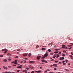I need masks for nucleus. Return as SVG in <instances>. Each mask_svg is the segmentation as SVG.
I'll return each instance as SVG.
<instances>
[{
  "mask_svg": "<svg viewBox=\"0 0 73 73\" xmlns=\"http://www.w3.org/2000/svg\"><path fill=\"white\" fill-rule=\"evenodd\" d=\"M17 68H21V67L19 66H17Z\"/></svg>",
  "mask_w": 73,
  "mask_h": 73,
  "instance_id": "obj_19",
  "label": "nucleus"
},
{
  "mask_svg": "<svg viewBox=\"0 0 73 73\" xmlns=\"http://www.w3.org/2000/svg\"><path fill=\"white\" fill-rule=\"evenodd\" d=\"M49 73H54L53 72H49Z\"/></svg>",
  "mask_w": 73,
  "mask_h": 73,
  "instance_id": "obj_40",
  "label": "nucleus"
},
{
  "mask_svg": "<svg viewBox=\"0 0 73 73\" xmlns=\"http://www.w3.org/2000/svg\"><path fill=\"white\" fill-rule=\"evenodd\" d=\"M42 47H44V48L46 47V48H47V47H46V46H43Z\"/></svg>",
  "mask_w": 73,
  "mask_h": 73,
  "instance_id": "obj_42",
  "label": "nucleus"
},
{
  "mask_svg": "<svg viewBox=\"0 0 73 73\" xmlns=\"http://www.w3.org/2000/svg\"><path fill=\"white\" fill-rule=\"evenodd\" d=\"M72 49V47H71L70 48H68V49H69V50H70V49Z\"/></svg>",
  "mask_w": 73,
  "mask_h": 73,
  "instance_id": "obj_37",
  "label": "nucleus"
},
{
  "mask_svg": "<svg viewBox=\"0 0 73 73\" xmlns=\"http://www.w3.org/2000/svg\"><path fill=\"white\" fill-rule=\"evenodd\" d=\"M34 62H35L34 61H30L29 62V63L30 64H32V63H34Z\"/></svg>",
  "mask_w": 73,
  "mask_h": 73,
  "instance_id": "obj_9",
  "label": "nucleus"
},
{
  "mask_svg": "<svg viewBox=\"0 0 73 73\" xmlns=\"http://www.w3.org/2000/svg\"><path fill=\"white\" fill-rule=\"evenodd\" d=\"M36 48H38V46H36Z\"/></svg>",
  "mask_w": 73,
  "mask_h": 73,
  "instance_id": "obj_57",
  "label": "nucleus"
},
{
  "mask_svg": "<svg viewBox=\"0 0 73 73\" xmlns=\"http://www.w3.org/2000/svg\"><path fill=\"white\" fill-rule=\"evenodd\" d=\"M25 60H28V59L27 58H25Z\"/></svg>",
  "mask_w": 73,
  "mask_h": 73,
  "instance_id": "obj_54",
  "label": "nucleus"
},
{
  "mask_svg": "<svg viewBox=\"0 0 73 73\" xmlns=\"http://www.w3.org/2000/svg\"><path fill=\"white\" fill-rule=\"evenodd\" d=\"M57 56L56 58H58V57H59V54H57Z\"/></svg>",
  "mask_w": 73,
  "mask_h": 73,
  "instance_id": "obj_11",
  "label": "nucleus"
},
{
  "mask_svg": "<svg viewBox=\"0 0 73 73\" xmlns=\"http://www.w3.org/2000/svg\"><path fill=\"white\" fill-rule=\"evenodd\" d=\"M50 55H53V53H51L50 54Z\"/></svg>",
  "mask_w": 73,
  "mask_h": 73,
  "instance_id": "obj_39",
  "label": "nucleus"
},
{
  "mask_svg": "<svg viewBox=\"0 0 73 73\" xmlns=\"http://www.w3.org/2000/svg\"><path fill=\"white\" fill-rule=\"evenodd\" d=\"M53 66V65H51L50 66V67H52Z\"/></svg>",
  "mask_w": 73,
  "mask_h": 73,
  "instance_id": "obj_48",
  "label": "nucleus"
},
{
  "mask_svg": "<svg viewBox=\"0 0 73 73\" xmlns=\"http://www.w3.org/2000/svg\"><path fill=\"white\" fill-rule=\"evenodd\" d=\"M62 59L64 60V57H62Z\"/></svg>",
  "mask_w": 73,
  "mask_h": 73,
  "instance_id": "obj_36",
  "label": "nucleus"
},
{
  "mask_svg": "<svg viewBox=\"0 0 73 73\" xmlns=\"http://www.w3.org/2000/svg\"><path fill=\"white\" fill-rule=\"evenodd\" d=\"M56 51H57V50H58V49H56Z\"/></svg>",
  "mask_w": 73,
  "mask_h": 73,
  "instance_id": "obj_59",
  "label": "nucleus"
},
{
  "mask_svg": "<svg viewBox=\"0 0 73 73\" xmlns=\"http://www.w3.org/2000/svg\"><path fill=\"white\" fill-rule=\"evenodd\" d=\"M31 73H35V72H34V71H33L31 72Z\"/></svg>",
  "mask_w": 73,
  "mask_h": 73,
  "instance_id": "obj_45",
  "label": "nucleus"
},
{
  "mask_svg": "<svg viewBox=\"0 0 73 73\" xmlns=\"http://www.w3.org/2000/svg\"><path fill=\"white\" fill-rule=\"evenodd\" d=\"M44 73H47V71H45L44 72Z\"/></svg>",
  "mask_w": 73,
  "mask_h": 73,
  "instance_id": "obj_41",
  "label": "nucleus"
},
{
  "mask_svg": "<svg viewBox=\"0 0 73 73\" xmlns=\"http://www.w3.org/2000/svg\"><path fill=\"white\" fill-rule=\"evenodd\" d=\"M70 57L71 58H72V57H73V56L72 55H70Z\"/></svg>",
  "mask_w": 73,
  "mask_h": 73,
  "instance_id": "obj_32",
  "label": "nucleus"
},
{
  "mask_svg": "<svg viewBox=\"0 0 73 73\" xmlns=\"http://www.w3.org/2000/svg\"><path fill=\"white\" fill-rule=\"evenodd\" d=\"M13 66H16V65H13Z\"/></svg>",
  "mask_w": 73,
  "mask_h": 73,
  "instance_id": "obj_62",
  "label": "nucleus"
},
{
  "mask_svg": "<svg viewBox=\"0 0 73 73\" xmlns=\"http://www.w3.org/2000/svg\"><path fill=\"white\" fill-rule=\"evenodd\" d=\"M62 56H63V57H64V56H65V55L64 54H63L62 55Z\"/></svg>",
  "mask_w": 73,
  "mask_h": 73,
  "instance_id": "obj_23",
  "label": "nucleus"
},
{
  "mask_svg": "<svg viewBox=\"0 0 73 73\" xmlns=\"http://www.w3.org/2000/svg\"><path fill=\"white\" fill-rule=\"evenodd\" d=\"M12 63H13V64L15 63V62H12Z\"/></svg>",
  "mask_w": 73,
  "mask_h": 73,
  "instance_id": "obj_61",
  "label": "nucleus"
},
{
  "mask_svg": "<svg viewBox=\"0 0 73 73\" xmlns=\"http://www.w3.org/2000/svg\"><path fill=\"white\" fill-rule=\"evenodd\" d=\"M2 73H9V72H3Z\"/></svg>",
  "mask_w": 73,
  "mask_h": 73,
  "instance_id": "obj_12",
  "label": "nucleus"
},
{
  "mask_svg": "<svg viewBox=\"0 0 73 73\" xmlns=\"http://www.w3.org/2000/svg\"><path fill=\"white\" fill-rule=\"evenodd\" d=\"M15 58H19V57H18V56H17Z\"/></svg>",
  "mask_w": 73,
  "mask_h": 73,
  "instance_id": "obj_33",
  "label": "nucleus"
},
{
  "mask_svg": "<svg viewBox=\"0 0 73 73\" xmlns=\"http://www.w3.org/2000/svg\"><path fill=\"white\" fill-rule=\"evenodd\" d=\"M63 65H66V63H63Z\"/></svg>",
  "mask_w": 73,
  "mask_h": 73,
  "instance_id": "obj_53",
  "label": "nucleus"
},
{
  "mask_svg": "<svg viewBox=\"0 0 73 73\" xmlns=\"http://www.w3.org/2000/svg\"><path fill=\"white\" fill-rule=\"evenodd\" d=\"M44 62H46V63H47V61H44Z\"/></svg>",
  "mask_w": 73,
  "mask_h": 73,
  "instance_id": "obj_64",
  "label": "nucleus"
},
{
  "mask_svg": "<svg viewBox=\"0 0 73 73\" xmlns=\"http://www.w3.org/2000/svg\"><path fill=\"white\" fill-rule=\"evenodd\" d=\"M27 71V70H23V72H26Z\"/></svg>",
  "mask_w": 73,
  "mask_h": 73,
  "instance_id": "obj_18",
  "label": "nucleus"
},
{
  "mask_svg": "<svg viewBox=\"0 0 73 73\" xmlns=\"http://www.w3.org/2000/svg\"><path fill=\"white\" fill-rule=\"evenodd\" d=\"M54 70H57V68H54Z\"/></svg>",
  "mask_w": 73,
  "mask_h": 73,
  "instance_id": "obj_58",
  "label": "nucleus"
},
{
  "mask_svg": "<svg viewBox=\"0 0 73 73\" xmlns=\"http://www.w3.org/2000/svg\"><path fill=\"white\" fill-rule=\"evenodd\" d=\"M17 60H15V62H17Z\"/></svg>",
  "mask_w": 73,
  "mask_h": 73,
  "instance_id": "obj_52",
  "label": "nucleus"
},
{
  "mask_svg": "<svg viewBox=\"0 0 73 73\" xmlns=\"http://www.w3.org/2000/svg\"><path fill=\"white\" fill-rule=\"evenodd\" d=\"M54 53H58V51H55L54 52Z\"/></svg>",
  "mask_w": 73,
  "mask_h": 73,
  "instance_id": "obj_14",
  "label": "nucleus"
},
{
  "mask_svg": "<svg viewBox=\"0 0 73 73\" xmlns=\"http://www.w3.org/2000/svg\"><path fill=\"white\" fill-rule=\"evenodd\" d=\"M53 66H55V67H57V64H54L53 65Z\"/></svg>",
  "mask_w": 73,
  "mask_h": 73,
  "instance_id": "obj_4",
  "label": "nucleus"
},
{
  "mask_svg": "<svg viewBox=\"0 0 73 73\" xmlns=\"http://www.w3.org/2000/svg\"><path fill=\"white\" fill-rule=\"evenodd\" d=\"M7 60L6 59H5L3 60V61H4V62H7Z\"/></svg>",
  "mask_w": 73,
  "mask_h": 73,
  "instance_id": "obj_20",
  "label": "nucleus"
},
{
  "mask_svg": "<svg viewBox=\"0 0 73 73\" xmlns=\"http://www.w3.org/2000/svg\"><path fill=\"white\" fill-rule=\"evenodd\" d=\"M8 68H11V66H8Z\"/></svg>",
  "mask_w": 73,
  "mask_h": 73,
  "instance_id": "obj_30",
  "label": "nucleus"
},
{
  "mask_svg": "<svg viewBox=\"0 0 73 73\" xmlns=\"http://www.w3.org/2000/svg\"><path fill=\"white\" fill-rule=\"evenodd\" d=\"M48 51L50 52H51V50H50V49H49L48 50Z\"/></svg>",
  "mask_w": 73,
  "mask_h": 73,
  "instance_id": "obj_28",
  "label": "nucleus"
},
{
  "mask_svg": "<svg viewBox=\"0 0 73 73\" xmlns=\"http://www.w3.org/2000/svg\"><path fill=\"white\" fill-rule=\"evenodd\" d=\"M31 53H30L29 54L28 56L29 57H31Z\"/></svg>",
  "mask_w": 73,
  "mask_h": 73,
  "instance_id": "obj_10",
  "label": "nucleus"
},
{
  "mask_svg": "<svg viewBox=\"0 0 73 73\" xmlns=\"http://www.w3.org/2000/svg\"><path fill=\"white\" fill-rule=\"evenodd\" d=\"M61 52H59V54H61Z\"/></svg>",
  "mask_w": 73,
  "mask_h": 73,
  "instance_id": "obj_43",
  "label": "nucleus"
},
{
  "mask_svg": "<svg viewBox=\"0 0 73 73\" xmlns=\"http://www.w3.org/2000/svg\"><path fill=\"white\" fill-rule=\"evenodd\" d=\"M7 52H8V50H5V52H4V54H5V53H6Z\"/></svg>",
  "mask_w": 73,
  "mask_h": 73,
  "instance_id": "obj_7",
  "label": "nucleus"
},
{
  "mask_svg": "<svg viewBox=\"0 0 73 73\" xmlns=\"http://www.w3.org/2000/svg\"><path fill=\"white\" fill-rule=\"evenodd\" d=\"M8 60H9V61H11V59L10 58Z\"/></svg>",
  "mask_w": 73,
  "mask_h": 73,
  "instance_id": "obj_46",
  "label": "nucleus"
},
{
  "mask_svg": "<svg viewBox=\"0 0 73 73\" xmlns=\"http://www.w3.org/2000/svg\"><path fill=\"white\" fill-rule=\"evenodd\" d=\"M68 65H70V63H68Z\"/></svg>",
  "mask_w": 73,
  "mask_h": 73,
  "instance_id": "obj_60",
  "label": "nucleus"
},
{
  "mask_svg": "<svg viewBox=\"0 0 73 73\" xmlns=\"http://www.w3.org/2000/svg\"><path fill=\"white\" fill-rule=\"evenodd\" d=\"M65 61L66 63H67V62H68V60H65Z\"/></svg>",
  "mask_w": 73,
  "mask_h": 73,
  "instance_id": "obj_24",
  "label": "nucleus"
},
{
  "mask_svg": "<svg viewBox=\"0 0 73 73\" xmlns=\"http://www.w3.org/2000/svg\"><path fill=\"white\" fill-rule=\"evenodd\" d=\"M41 57V56H38L37 57V60H40V58Z\"/></svg>",
  "mask_w": 73,
  "mask_h": 73,
  "instance_id": "obj_2",
  "label": "nucleus"
},
{
  "mask_svg": "<svg viewBox=\"0 0 73 73\" xmlns=\"http://www.w3.org/2000/svg\"><path fill=\"white\" fill-rule=\"evenodd\" d=\"M6 50V49H3L1 50V51H4L5 50Z\"/></svg>",
  "mask_w": 73,
  "mask_h": 73,
  "instance_id": "obj_16",
  "label": "nucleus"
},
{
  "mask_svg": "<svg viewBox=\"0 0 73 73\" xmlns=\"http://www.w3.org/2000/svg\"><path fill=\"white\" fill-rule=\"evenodd\" d=\"M40 72H41V71H37V73H40Z\"/></svg>",
  "mask_w": 73,
  "mask_h": 73,
  "instance_id": "obj_27",
  "label": "nucleus"
},
{
  "mask_svg": "<svg viewBox=\"0 0 73 73\" xmlns=\"http://www.w3.org/2000/svg\"><path fill=\"white\" fill-rule=\"evenodd\" d=\"M45 56H44L42 57V59H44V58H45Z\"/></svg>",
  "mask_w": 73,
  "mask_h": 73,
  "instance_id": "obj_17",
  "label": "nucleus"
},
{
  "mask_svg": "<svg viewBox=\"0 0 73 73\" xmlns=\"http://www.w3.org/2000/svg\"><path fill=\"white\" fill-rule=\"evenodd\" d=\"M47 71H50V70H49V69H47Z\"/></svg>",
  "mask_w": 73,
  "mask_h": 73,
  "instance_id": "obj_34",
  "label": "nucleus"
},
{
  "mask_svg": "<svg viewBox=\"0 0 73 73\" xmlns=\"http://www.w3.org/2000/svg\"><path fill=\"white\" fill-rule=\"evenodd\" d=\"M63 52L64 53H66V51L65 50H63Z\"/></svg>",
  "mask_w": 73,
  "mask_h": 73,
  "instance_id": "obj_35",
  "label": "nucleus"
},
{
  "mask_svg": "<svg viewBox=\"0 0 73 73\" xmlns=\"http://www.w3.org/2000/svg\"><path fill=\"white\" fill-rule=\"evenodd\" d=\"M3 68H4V69H6V70H7V69H8V68L7 67H6L4 66H3Z\"/></svg>",
  "mask_w": 73,
  "mask_h": 73,
  "instance_id": "obj_5",
  "label": "nucleus"
},
{
  "mask_svg": "<svg viewBox=\"0 0 73 73\" xmlns=\"http://www.w3.org/2000/svg\"><path fill=\"white\" fill-rule=\"evenodd\" d=\"M42 50H46V48H42Z\"/></svg>",
  "mask_w": 73,
  "mask_h": 73,
  "instance_id": "obj_13",
  "label": "nucleus"
},
{
  "mask_svg": "<svg viewBox=\"0 0 73 73\" xmlns=\"http://www.w3.org/2000/svg\"><path fill=\"white\" fill-rule=\"evenodd\" d=\"M22 54L23 56H25V57L27 56L28 55V54L27 53L23 54Z\"/></svg>",
  "mask_w": 73,
  "mask_h": 73,
  "instance_id": "obj_1",
  "label": "nucleus"
},
{
  "mask_svg": "<svg viewBox=\"0 0 73 73\" xmlns=\"http://www.w3.org/2000/svg\"><path fill=\"white\" fill-rule=\"evenodd\" d=\"M15 64L16 65H17V62H15Z\"/></svg>",
  "mask_w": 73,
  "mask_h": 73,
  "instance_id": "obj_44",
  "label": "nucleus"
},
{
  "mask_svg": "<svg viewBox=\"0 0 73 73\" xmlns=\"http://www.w3.org/2000/svg\"><path fill=\"white\" fill-rule=\"evenodd\" d=\"M62 48H65V47L66 46L64 45H62Z\"/></svg>",
  "mask_w": 73,
  "mask_h": 73,
  "instance_id": "obj_8",
  "label": "nucleus"
},
{
  "mask_svg": "<svg viewBox=\"0 0 73 73\" xmlns=\"http://www.w3.org/2000/svg\"><path fill=\"white\" fill-rule=\"evenodd\" d=\"M3 57V55H0V57Z\"/></svg>",
  "mask_w": 73,
  "mask_h": 73,
  "instance_id": "obj_21",
  "label": "nucleus"
},
{
  "mask_svg": "<svg viewBox=\"0 0 73 73\" xmlns=\"http://www.w3.org/2000/svg\"><path fill=\"white\" fill-rule=\"evenodd\" d=\"M23 62H24V63H27V62H26V61H24Z\"/></svg>",
  "mask_w": 73,
  "mask_h": 73,
  "instance_id": "obj_38",
  "label": "nucleus"
},
{
  "mask_svg": "<svg viewBox=\"0 0 73 73\" xmlns=\"http://www.w3.org/2000/svg\"><path fill=\"white\" fill-rule=\"evenodd\" d=\"M25 69H27V70H29V68H26Z\"/></svg>",
  "mask_w": 73,
  "mask_h": 73,
  "instance_id": "obj_25",
  "label": "nucleus"
},
{
  "mask_svg": "<svg viewBox=\"0 0 73 73\" xmlns=\"http://www.w3.org/2000/svg\"><path fill=\"white\" fill-rule=\"evenodd\" d=\"M71 54H72V55H73V53L71 52Z\"/></svg>",
  "mask_w": 73,
  "mask_h": 73,
  "instance_id": "obj_63",
  "label": "nucleus"
},
{
  "mask_svg": "<svg viewBox=\"0 0 73 73\" xmlns=\"http://www.w3.org/2000/svg\"><path fill=\"white\" fill-rule=\"evenodd\" d=\"M68 46L70 47V46H71L72 45H68Z\"/></svg>",
  "mask_w": 73,
  "mask_h": 73,
  "instance_id": "obj_51",
  "label": "nucleus"
},
{
  "mask_svg": "<svg viewBox=\"0 0 73 73\" xmlns=\"http://www.w3.org/2000/svg\"><path fill=\"white\" fill-rule=\"evenodd\" d=\"M48 55V53H46L44 54V56L45 57H46Z\"/></svg>",
  "mask_w": 73,
  "mask_h": 73,
  "instance_id": "obj_3",
  "label": "nucleus"
},
{
  "mask_svg": "<svg viewBox=\"0 0 73 73\" xmlns=\"http://www.w3.org/2000/svg\"><path fill=\"white\" fill-rule=\"evenodd\" d=\"M62 62H63V63H64V62H65V61L64 60H63L62 61Z\"/></svg>",
  "mask_w": 73,
  "mask_h": 73,
  "instance_id": "obj_50",
  "label": "nucleus"
},
{
  "mask_svg": "<svg viewBox=\"0 0 73 73\" xmlns=\"http://www.w3.org/2000/svg\"><path fill=\"white\" fill-rule=\"evenodd\" d=\"M17 72H20V70H17Z\"/></svg>",
  "mask_w": 73,
  "mask_h": 73,
  "instance_id": "obj_47",
  "label": "nucleus"
},
{
  "mask_svg": "<svg viewBox=\"0 0 73 73\" xmlns=\"http://www.w3.org/2000/svg\"><path fill=\"white\" fill-rule=\"evenodd\" d=\"M65 70L67 72H69V70L67 69H65Z\"/></svg>",
  "mask_w": 73,
  "mask_h": 73,
  "instance_id": "obj_15",
  "label": "nucleus"
},
{
  "mask_svg": "<svg viewBox=\"0 0 73 73\" xmlns=\"http://www.w3.org/2000/svg\"><path fill=\"white\" fill-rule=\"evenodd\" d=\"M40 64H44V63H40Z\"/></svg>",
  "mask_w": 73,
  "mask_h": 73,
  "instance_id": "obj_55",
  "label": "nucleus"
},
{
  "mask_svg": "<svg viewBox=\"0 0 73 73\" xmlns=\"http://www.w3.org/2000/svg\"><path fill=\"white\" fill-rule=\"evenodd\" d=\"M59 64H61V62H59L58 63Z\"/></svg>",
  "mask_w": 73,
  "mask_h": 73,
  "instance_id": "obj_31",
  "label": "nucleus"
},
{
  "mask_svg": "<svg viewBox=\"0 0 73 73\" xmlns=\"http://www.w3.org/2000/svg\"><path fill=\"white\" fill-rule=\"evenodd\" d=\"M60 60H62V58H60Z\"/></svg>",
  "mask_w": 73,
  "mask_h": 73,
  "instance_id": "obj_49",
  "label": "nucleus"
},
{
  "mask_svg": "<svg viewBox=\"0 0 73 73\" xmlns=\"http://www.w3.org/2000/svg\"><path fill=\"white\" fill-rule=\"evenodd\" d=\"M32 66H30L29 67L31 69H34V67H33Z\"/></svg>",
  "mask_w": 73,
  "mask_h": 73,
  "instance_id": "obj_6",
  "label": "nucleus"
},
{
  "mask_svg": "<svg viewBox=\"0 0 73 73\" xmlns=\"http://www.w3.org/2000/svg\"><path fill=\"white\" fill-rule=\"evenodd\" d=\"M42 62H45V60H42Z\"/></svg>",
  "mask_w": 73,
  "mask_h": 73,
  "instance_id": "obj_22",
  "label": "nucleus"
},
{
  "mask_svg": "<svg viewBox=\"0 0 73 73\" xmlns=\"http://www.w3.org/2000/svg\"><path fill=\"white\" fill-rule=\"evenodd\" d=\"M55 62H56V63H57L58 62V61L56 60H55Z\"/></svg>",
  "mask_w": 73,
  "mask_h": 73,
  "instance_id": "obj_26",
  "label": "nucleus"
},
{
  "mask_svg": "<svg viewBox=\"0 0 73 73\" xmlns=\"http://www.w3.org/2000/svg\"><path fill=\"white\" fill-rule=\"evenodd\" d=\"M7 55H8V56H10V55H11V54L10 53H8V54H7Z\"/></svg>",
  "mask_w": 73,
  "mask_h": 73,
  "instance_id": "obj_29",
  "label": "nucleus"
},
{
  "mask_svg": "<svg viewBox=\"0 0 73 73\" xmlns=\"http://www.w3.org/2000/svg\"><path fill=\"white\" fill-rule=\"evenodd\" d=\"M35 73H37V71H35Z\"/></svg>",
  "mask_w": 73,
  "mask_h": 73,
  "instance_id": "obj_56",
  "label": "nucleus"
}]
</instances>
